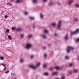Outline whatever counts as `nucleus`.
<instances>
[{
  "label": "nucleus",
  "instance_id": "37998d69",
  "mask_svg": "<svg viewBox=\"0 0 79 79\" xmlns=\"http://www.w3.org/2000/svg\"><path fill=\"white\" fill-rule=\"evenodd\" d=\"M5 69H6V67H5L3 71H4V70H5Z\"/></svg>",
  "mask_w": 79,
  "mask_h": 79
},
{
  "label": "nucleus",
  "instance_id": "c85d7f7f",
  "mask_svg": "<svg viewBox=\"0 0 79 79\" xmlns=\"http://www.w3.org/2000/svg\"><path fill=\"white\" fill-rule=\"evenodd\" d=\"M44 68H46V66H47V65L46 64H44L43 66Z\"/></svg>",
  "mask_w": 79,
  "mask_h": 79
},
{
  "label": "nucleus",
  "instance_id": "3c124183",
  "mask_svg": "<svg viewBox=\"0 0 79 79\" xmlns=\"http://www.w3.org/2000/svg\"><path fill=\"white\" fill-rule=\"evenodd\" d=\"M33 28H34V27H35V26H33Z\"/></svg>",
  "mask_w": 79,
  "mask_h": 79
},
{
  "label": "nucleus",
  "instance_id": "39448f33",
  "mask_svg": "<svg viewBox=\"0 0 79 79\" xmlns=\"http://www.w3.org/2000/svg\"><path fill=\"white\" fill-rule=\"evenodd\" d=\"M61 21H60L59 22L58 26H57V27H58V28H59V29L60 26H61Z\"/></svg>",
  "mask_w": 79,
  "mask_h": 79
},
{
  "label": "nucleus",
  "instance_id": "4c0bfd02",
  "mask_svg": "<svg viewBox=\"0 0 79 79\" xmlns=\"http://www.w3.org/2000/svg\"><path fill=\"white\" fill-rule=\"evenodd\" d=\"M7 5H9V6H10V3H8L7 4Z\"/></svg>",
  "mask_w": 79,
  "mask_h": 79
},
{
  "label": "nucleus",
  "instance_id": "393cba45",
  "mask_svg": "<svg viewBox=\"0 0 79 79\" xmlns=\"http://www.w3.org/2000/svg\"><path fill=\"white\" fill-rule=\"evenodd\" d=\"M8 73H9V71H6L5 72V73L6 74H8Z\"/></svg>",
  "mask_w": 79,
  "mask_h": 79
},
{
  "label": "nucleus",
  "instance_id": "f3484780",
  "mask_svg": "<svg viewBox=\"0 0 79 79\" xmlns=\"http://www.w3.org/2000/svg\"><path fill=\"white\" fill-rule=\"evenodd\" d=\"M42 37H43V39H46L47 38V37H46V36H44V35H42Z\"/></svg>",
  "mask_w": 79,
  "mask_h": 79
},
{
  "label": "nucleus",
  "instance_id": "f257e3e1",
  "mask_svg": "<svg viewBox=\"0 0 79 79\" xmlns=\"http://www.w3.org/2000/svg\"><path fill=\"white\" fill-rule=\"evenodd\" d=\"M40 63L37 64V65L35 66H34V65H29V67L32 68V69H36V68H37V67H38V66H40Z\"/></svg>",
  "mask_w": 79,
  "mask_h": 79
},
{
  "label": "nucleus",
  "instance_id": "de8ad7c7",
  "mask_svg": "<svg viewBox=\"0 0 79 79\" xmlns=\"http://www.w3.org/2000/svg\"><path fill=\"white\" fill-rule=\"evenodd\" d=\"M55 36H57V34H55Z\"/></svg>",
  "mask_w": 79,
  "mask_h": 79
},
{
  "label": "nucleus",
  "instance_id": "6e6d98bb",
  "mask_svg": "<svg viewBox=\"0 0 79 79\" xmlns=\"http://www.w3.org/2000/svg\"><path fill=\"white\" fill-rule=\"evenodd\" d=\"M10 6H11V4H10Z\"/></svg>",
  "mask_w": 79,
  "mask_h": 79
},
{
  "label": "nucleus",
  "instance_id": "a878e982",
  "mask_svg": "<svg viewBox=\"0 0 79 79\" xmlns=\"http://www.w3.org/2000/svg\"><path fill=\"white\" fill-rule=\"evenodd\" d=\"M2 66H4V67H6V65L5 64H2Z\"/></svg>",
  "mask_w": 79,
  "mask_h": 79
},
{
  "label": "nucleus",
  "instance_id": "7ed1b4c3",
  "mask_svg": "<svg viewBox=\"0 0 79 79\" xmlns=\"http://www.w3.org/2000/svg\"><path fill=\"white\" fill-rule=\"evenodd\" d=\"M79 32V29H77L74 32H73V33H71V35H74V34H77V33Z\"/></svg>",
  "mask_w": 79,
  "mask_h": 79
},
{
  "label": "nucleus",
  "instance_id": "ddd939ff",
  "mask_svg": "<svg viewBox=\"0 0 79 79\" xmlns=\"http://www.w3.org/2000/svg\"><path fill=\"white\" fill-rule=\"evenodd\" d=\"M78 72V70L77 69H75L74 70V73H77Z\"/></svg>",
  "mask_w": 79,
  "mask_h": 79
},
{
  "label": "nucleus",
  "instance_id": "f8f14e48",
  "mask_svg": "<svg viewBox=\"0 0 79 79\" xmlns=\"http://www.w3.org/2000/svg\"><path fill=\"white\" fill-rule=\"evenodd\" d=\"M55 68L56 69H60V68L59 67H57V66H56V67H55Z\"/></svg>",
  "mask_w": 79,
  "mask_h": 79
},
{
  "label": "nucleus",
  "instance_id": "b1692460",
  "mask_svg": "<svg viewBox=\"0 0 79 79\" xmlns=\"http://www.w3.org/2000/svg\"><path fill=\"white\" fill-rule=\"evenodd\" d=\"M30 18L31 19H34V17H30Z\"/></svg>",
  "mask_w": 79,
  "mask_h": 79
},
{
  "label": "nucleus",
  "instance_id": "c756f323",
  "mask_svg": "<svg viewBox=\"0 0 79 79\" xmlns=\"http://www.w3.org/2000/svg\"><path fill=\"white\" fill-rule=\"evenodd\" d=\"M49 69L50 70H53V68H51Z\"/></svg>",
  "mask_w": 79,
  "mask_h": 79
},
{
  "label": "nucleus",
  "instance_id": "0eeeda50",
  "mask_svg": "<svg viewBox=\"0 0 79 79\" xmlns=\"http://www.w3.org/2000/svg\"><path fill=\"white\" fill-rule=\"evenodd\" d=\"M21 2V0H17L16 2V3H20V2Z\"/></svg>",
  "mask_w": 79,
  "mask_h": 79
},
{
  "label": "nucleus",
  "instance_id": "4468645a",
  "mask_svg": "<svg viewBox=\"0 0 79 79\" xmlns=\"http://www.w3.org/2000/svg\"><path fill=\"white\" fill-rule=\"evenodd\" d=\"M17 31L19 32L21 31V28H19L17 29Z\"/></svg>",
  "mask_w": 79,
  "mask_h": 79
},
{
  "label": "nucleus",
  "instance_id": "9b49d317",
  "mask_svg": "<svg viewBox=\"0 0 79 79\" xmlns=\"http://www.w3.org/2000/svg\"><path fill=\"white\" fill-rule=\"evenodd\" d=\"M73 3V1L72 0V1H71L69 3V5H71V4H72V3Z\"/></svg>",
  "mask_w": 79,
  "mask_h": 79
},
{
  "label": "nucleus",
  "instance_id": "f704fd0d",
  "mask_svg": "<svg viewBox=\"0 0 79 79\" xmlns=\"http://www.w3.org/2000/svg\"><path fill=\"white\" fill-rule=\"evenodd\" d=\"M77 20H78V19H74V21H77Z\"/></svg>",
  "mask_w": 79,
  "mask_h": 79
},
{
  "label": "nucleus",
  "instance_id": "20e7f679",
  "mask_svg": "<svg viewBox=\"0 0 79 79\" xmlns=\"http://www.w3.org/2000/svg\"><path fill=\"white\" fill-rule=\"evenodd\" d=\"M32 47V45L30 44H27V46L26 47V48H31Z\"/></svg>",
  "mask_w": 79,
  "mask_h": 79
},
{
  "label": "nucleus",
  "instance_id": "6e6552de",
  "mask_svg": "<svg viewBox=\"0 0 79 79\" xmlns=\"http://www.w3.org/2000/svg\"><path fill=\"white\" fill-rule=\"evenodd\" d=\"M57 74L58 72H54L52 74V76H53L54 75H56V74Z\"/></svg>",
  "mask_w": 79,
  "mask_h": 79
},
{
  "label": "nucleus",
  "instance_id": "5fc2aeb1",
  "mask_svg": "<svg viewBox=\"0 0 79 79\" xmlns=\"http://www.w3.org/2000/svg\"><path fill=\"white\" fill-rule=\"evenodd\" d=\"M11 1H14V0H11Z\"/></svg>",
  "mask_w": 79,
  "mask_h": 79
},
{
  "label": "nucleus",
  "instance_id": "864d4df0",
  "mask_svg": "<svg viewBox=\"0 0 79 79\" xmlns=\"http://www.w3.org/2000/svg\"><path fill=\"white\" fill-rule=\"evenodd\" d=\"M55 79H59V78H56Z\"/></svg>",
  "mask_w": 79,
  "mask_h": 79
},
{
  "label": "nucleus",
  "instance_id": "58836bf2",
  "mask_svg": "<svg viewBox=\"0 0 79 79\" xmlns=\"http://www.w3.org/2000/svg\"><path fill=\"white\" fill-rule=\"evenodd\" d=\"M24 60H20V62H22Z\"/></svg>",
  "mask_w": 79,
  "mask_h": 79
},
{
  "label": "nucleus",
  "instance_id": "2eb2a0df",
  "mask_svg": "<svg viewBox=\"0 0 79 79\" xmlns=\"http://www.w3.org/2000/svg\"><path fill=\"white\" fill-rule=\"evenodd\" d=\"M75 6V7H77V8H79V5L77 4H76Z\"/></svg>",
  "mask_w": 79,
  "mask_h": 79
},
{
  "label": "nucleus",
  "instance_id": "5701e85b",
  "mask_svg": "<svg viewBox=\"0 0 79 79\" xmlns=\"http://www.w3.org/2000/svg\"><path fill=\"white\" fill-rule=\"evenodd\" d=\"M52 26H55V23H53L52 24Z\"/></svg>",
  "mask_w": 79,
  "mask_h": 79
},
{
  "label": "nucleus",
  "instance_id": "423d86ee",
  "mask_svg": "<svg viewBox=\"0 0 79 79\" xmlns=\"http://www.w3.org/2000/svg\"><path fill=\"white\" fill-rule=\"evenodd\" d=\"M64 39L65 40H68V34H67L64 37Z\"/></svg>",
  "mask_w": 79,
  "mask_h": 79
},
{
  "label": "nucleus",
  "instance_id": "72a5a7b5",
  "mask_svg": "<svg viewBox=\"0 0 79 79\" xmlns=\"http://www.w3.org/2000/svg\"><path fill=\"white\" fill-rule=\"evenodd\" d=\"M44 2H47V0H43Z\"/></svg>",
  "mask_w": 79,
  "mask_h": 79
},
{
  "label": "nucleus",
  "instance_id": "c9c22d12",
  "mask_svg": "<svg viewBox=\"0 0 79 79\" xmlns=\"http://www.w3.org/2000/svg\"><path fill=\"white\" fill-rule=\"evenodd\" d=\"M5 18H8V16L7 15L5 16Z\"/></svg>",
  "mask_w": 79,
  "mask_h": 79
},
{
  "label": "nucleus",
  "instance_id": "dca6fc26",
  "mask_svg": "<svg viewBox=\"0 0 79 79\" xmlns=\"http://www.w3.org/2000/svg\"><path fill=\"white\" fill-rule=\"evenodd\" d=\"M44 75H45V76H48V73H45Z\"/></svg>",
  "mask_w": 79,
  "mask_h": 79
},
{
  "label": "nucleus",
  "instance_id": "412c9836",
  "mask_svg": "<svg viewBox=\"0 0 79 79\" xmlns=\"http://www.w3.org/2000/svg\"><path fill=\"white\" fill-rule=\"evenodd\" d=\"M68 58H69V56H66L65 57V59H68Z\"/></svg>",
  "mask_w": 79,
  "mask_h": 79
},
{
  "label": "nucleus",
  "instance_id": "49530a36",
  "mask_svg": "<svg viewBox=\"0 0 79 79\" xmlns=\"http://www.w3.org/2000/svg\"><path fill=\"white\" fill-rule=\"evenodd\" d=\"M58 5H60V3L58 2Z\"/></svg>",
  "mask_w": 79,
  "mask_h": 79
},
{
  "label": "nucleus",
  "instance_id": "4be33fe9",
  "mask_svg": "<svg viewBox=\"0 0 79 79\" xmlns=\"http://www.w3.org/2000/svg\"><path fill=\"white\" fill-rule=\"evenodd\" d=\"M40 18H43V15H42V14H41L40 15Z\"/></svg>",
  "mask_w": 79,
  "mask_h": 79
},
{
  "label": "nucleus",
  "instance_id": "2f4dec72",
  "mask_svg": "<svg viewBox=\"0 0 79 79\" xmlns=\"http://www.w3.org/2000/svg\"><path fill=\"white\" fill-rule=\"evenodd\" d=\"M28 14V12H25V15H27Z\"/></svg>",
  "mask_w": 79,
  "mask_h": 79
},
{
  "label": "nucleus",
  "instance_id": "e433bc0d",
  "mask_svg": "<svg viewBox=\"0 0 79 79\" xmlns=\"http://www.w3.org/2000/svg\"><path fill=\"white\" fill-rule=\"evenodd\" d=\"M72 65H73L72 64H70L69 67H71V66H72Z\"/></svg>",
  "mask_w": 79,
  "mask_h": 79
},
{
  "label": "nucleus",
  "instance_id": "4d7b16f0",
  "mask_svg": "<svg viewBox=\"0 0 79 79\" xmlns=\"http://www.w3.org/2000/svg\"><path fill=\"white\" fill-rule=\"evenodd\" d=\"M78 59H79V57H78Z\"/></svg>",
  "mask_w": 79,
  "mask_h": 79
},
{
  "label": "nucleus",
  "instance_id": "a211bd4d",
  "mask_svg": "<svg viewBox=\"0 0 79 79\" xmlns=\"http://www.w3.org/2000/svg\"><path fill=\"white\" fill-rule=\"evenodd\" d=\"M0 60H4V58H3V57H0Z\"/></svg>",
  "mask_w": 79,
  "mask_h": 79
},
{
  "label": "nucleus",
  "instance_id": "09e8293b",
  "mask_svg": "<svg viewBox=\"0 0 79 79\" xmlns=\"http://www.w3.org/2000/svg\"><path fill=\"white\" fill-rule=\"evenodd\" d=\"M69 73H70V74H71V71H70L69 72Z\"/></svg>",
  "mask_w": 79,
  "mask_h": 79
},
{
  "label": "nucleus",
  "instance_id": "6ab92c4d",
  "mask_svg": "<svg viewBox=\"0 0 79 79\" xmlns=\"http://www.w3.org/2000/svg\"><path fill=\"white\" fill-rule=\"evenodd\" d=\"M6 32H10V29H7L6 30Z\"/></svg>",
  "mask_w": 79,
  "mask_h": 79
},
{
  "label": "nucleus",
  "instance_id": "bb28decb",
  "mask_svg": "<svg viewBox=\"0 0 79 79\" xmlns=\"http://www.w3.org/2000/svg\"><path fill=\"white\" fill-rule=\"evenodd\" d=\"M21 38H23V37H24V35H21Z\"/></svg>",
  "mask_w": 79,
  "mask_h": 79
},
{
  "label": "nucleus",
  "instance_id": "603ef678",
  "mask_svg": "<svg viewBox=\"0 0 79 79\" xmlns=\"http://www.w3.org/2000/svg\"><path fill=\"white\" fill-rule=\"evenodd\" d=\"M50 45H51V44H49V46H50Z\"/></svg>",
  "mask_w": 79,
  "mask_h": 79
},
{
  "label": "nucleus",
  "instance_id": "8fccbe9b",
  "mask_svg": "<svg viewBox=\"0 0 79 79\" xmlns=\"http://www.w3.org/2000/svg\"><path fill=\"white\" fill-rule=\"evenodd\" d=\"M11 39V36H10V40Z\"/></svg>",
  "mask_w": 79,
  "mask_h": 79
},
{
  "label": "nucleus",
  "instance_id": "473e14b6",
  "mask_svg": "<svg viewBox=\"0 0 79 79\" xmlns=\"http://www.w3.org/2000/svg\"><path fill=\"white\" fill-rule=\"evenodd\" d=\"M31 37H32V35H31L29 36L28 37H29V38H31Z\"/></svg>",
  "mask_w": 79,
  "mask_h": 79
},
{
  "label": "nucleus",
  "instance_id": "c03bdc74",
  "mask_svg": "<svg viewBox=\"0 0 79 79\" xmlns=\"http://www.w3.org/2000/svg\"><path fill=\"white\" fill-rule=\"evenodd\" d=\"M44 57H46L47 56V54H44Z\"/></svg>",
  "mask_w": 79,
  "mask_h": 79
},
{
  "label": "nucleus",
  "instance_id": "7c9ffc66",
  "mask_svg": "<svg viewBox=\"0 0 79 79\" xmlns=\"http://www.w3.org/2000/svg\"><path fill=\"white\" fill-rule=\"evenodd\" d=\"M53 5V3H51L49 4V6H51V5Z\"/></svg>",
  "mask_w": 79,
  "mask_h": 79
},
{
  "label": "nucleus",
  "instance_id": "1a4fd4ad",
  "mask_svg": "<svg viewBox=\"0 0 79 79\" xmlns=\"http://www.w3.org/2000/svg\"><path fill=\"white\" fill-rule=\"evenodd\" d=\"M33 2L34 3H36L37 2V0H33Z\"/></svg>",
  "mask_w": 79,
  "mask_h": 79
},
{
  "label": "nucleus",
  "instance_id": "f03ea898",
  "mask_svg": "<svg viewBox=\"0 0 79 79\" xmlns=\"http://www.w3.org/2000/svg\"><path fill=\"white\" fill-rule=\"evenodd\" d=\"M74 48L71 46H68L67 49L68 53H69V52L71 51V50H73Z\"/></svg>",
  "mask_w": 79,
  "mask_h": 79
},
{
  "label": "nucleus",
  "instance_id": "79ce46f5",
  "mask_svg": "<svg viewBox=\"0 0 79 79\" xmlns=\"http://www.w3.org/2000/svg\"><path fill=\"white\" fill-rule=\"evenodd\" d=\"M8 38L9 39H10V35H9V36H8Z\"/></svg>",
  "mask_w": 79,
  "mask_h": 79
},
{
  "label": "nucleus",
  "instance_id": "9d476101",
  "mask_svg": "<svg viewBox=\"0 0 79 79\" xmlns=\"http://www.w3.org/2000/svg\"><path fill=\"white\" fill-rule=\"evenodd\" d=\"M44 33H47V34H48V31L46 30H45L44 31Z\"/></svg>",
  "mask_w": 79,
  "mask_h": 79
},
{
  "label": "nucleus",
  "instance_id": "a19ab883",
  "mask_svg": "<svg viewBox=\"0 0 79 79\" xmlns=\"http://www.w3.org/2000/svg\"><path fill=\"white\" fill-rule=\"evenodd\" d=\"M33 57H34V56L31 55V58H33Z\"/></svg>",
  "mask_w": 79,
  "mask_h": 79
},
{
  "label": "nucleus",
  "instance_id": "a18cd8bd",
  "mask_svg": "<svg viewBox=\"0 0 79 79\" xmlns=\"http://www.w3.org/2000/svg\"><path fill=\"white\" fill-rule=\"evenodd\" d=\"M45 48H46L45 47H43V49H45Z\"/></svg>",
  "mask_w": 79,
  "mask_h": 79
},
{
  "label": "nucleus",
  "instance_id": "aec40b11",
  "mask_svg": "<svg viewBox=\"0 0 79 79\" xmlns=\"http://www.w3.org/2000/svg\"><path fill=\"white\" fill-rule=\"evenodd\" d=\"M76 42H79V38H78L77 40H76Z\"/></svg>",
  "mask_w": 79,
  "mask_h": 79
},
{
  "label": "nucleus",
  "instance_id": "cd10ccee",
  "mask_svg": "<svg viewBox=\"0 0 79 79\" xmlns=\"http://www.w3.org/2000/svg\"><path fill=\"white\" fill-rule=\"evenodd\" d=\"M15 29H16V28L14 27L12 28V30H15Z\"/></svg>",
  "mask_w": 79,
  "mask_h": 79
},
{
  "label": "nucleus",
  "instance_id": "ea45409f",
  "mask_svg": "<svg viewBox=\"0 0 79 79\" xmlns=\"http://www.w3.org/2000/svg\"><path fill=\"white\" fill-rule=\"evenodd\" d=\"M65 77H62V79H64Z\"/></svg>",
  "mask_w": 79,
  "mask_h": 79
}]
</instances>
